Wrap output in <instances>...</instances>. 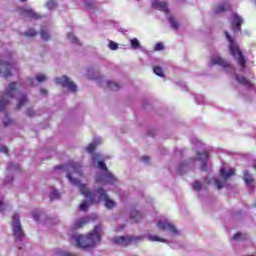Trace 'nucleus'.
<instances>
[{
	"instance_id": "obj_59",
	"label": "nucleus",
	"mask_w": 256,
	"mask_h": 256,
	"mask_svg": "<svg viewBox=\"0 0 256 256\" xmlns=\"http://www.w3.org/2000/svg\"><path fill=\"white\" fill-rule=\"evenodd\" d=\"M22 2H25V1H27V0H21Z\"/></svg>"
},
{
	"instance_id": "obj_39",
	"label": "nucleus",
	"mask_w": 256,
	"mask_h": 256,
	"mask_svg": "<svg viewBox=\"0 0 256 256\" xmlns=\"http://www.w3.org/2000/svg\"><path fill=\"white\" fill-rule=\"evenodd\" d=\"M163 49H165V46L161 42L156 43L154 46V51H163Z\"/></svg>"
},
{
	"instance_id": "obj_38",
	"label": "nucleus",
	"mask_w": 256,
	"mask_h": 256,
	"mask_svg": "<svg viewBox=\"0 0 256 256\" xmlns=\"http://www.w3.org/2000/svg\"><path fill=\"white\" fill-rule=\"evenodd\" d=\"M109 48H110L112 51H117V49H119V44H117V43L114 42V41H110V43H109Z\"/></svg>"
},
{
	"instance_id": "obj_1",
	"label": "nucleus",
	"mask_w": 256,
	"mask_h": 256,
	"mask_svg": "<svg viewBox=\"0 0 256 256\" xmlns=\"http://www.w3.org/2000/svg\"><path fill=\"white\" fill-rule=\"evenodd\" d=\"M101 226H95L94 229L87 235L72 236V239L76 241V247L80 249H93L97 243H101Z\"/></svg>"
},
{
	"instance_id": "obj_26",
	"label": "nucleus",
	"mask_w": 256,
	"mask_h": 256,
	"mask_svg": "<svg viewBox=\"0 0 256 256\" xmlns=\"http://www.w3.org/2000/svg\"><path fill=\"white\" fill-rule=\"evenodd\" d=\"M26 103H29V99L27 98V96H22L17 104V109H21V107H23V105H25Z\"/></svg>"
},
{
	"instance_id": "obj_45",
	"label": "nucleus",
	"mask_w": 256,
	"mask_h": 256,
	"mask_svg": "<svg viewBox=\"0 0 256 256\" xmlns=\"http://www.w3.org/2000/svg\"><path fill=\"white\" fill-rule=\"evenodd\" d=\"M11 169H18V166L15 165V164H13V163H10V164L8 165V167H7V170H8V171H11Z\"/></svg>"
},
{
	"instance_id": "obj_30",
	"label": "nucleus",
	"mask_w": 256,
	"mask_h": 256,
	"mask_svg": "<svg viewBox=\"0 0 256 256\" xmlns=\"http://www.w3.org/2000/svg\"><path fill=\"white\" fill-rule=\"evenodd\" d=\"M87 225L85 218H80L79 221L75 224V229H81V227Z\"/></svg>"
},
{
	"instance_id": "obj_60",
	"label": "nucleus",
	"mask_w": 256,
	"mask_h": 256,
	"mask_svg": "<svg viewBox=\"0 0 256 256\" xmlns=\"http://www.w3.org/2000/svg\"><path fill=\"white\" fill-rule=\"evenodd\" d=\"M178 173L181 175V172L178 170Z\"/></svg>"
},
{
	"instance_id": "obj_42",
	"label": "nucleus",
	"mask_w": 256,
	"mask_h": 256,
	"mask_svg": "<svg viewBox=\"0 0 256 256\" xmlns=\"http://www.w3.org/2000/svg\"><path fill=\"white\" fill-rule=\"evenodd\" d=\"M26 115L28 117H35V111L31 108H29L27 111H26Z\"/></svg>"
},
{
	"instance_id": "obj_23",
	"label": "nucleus",
	"mask_w": 256,
	"mask_h": 256,
	"mask_svg": "<svg viewBox=\"0 0 256 256\" xmlns=\"http://www.w3.org/2000/svg\"><path fill=\"white\" fill-rule=\"evenodd\" d=\"M107 87L110 89V91H119V89H121V86L113 81H108Z\"/></svg>"
},
{
	"instance_id": "obj_24",
	"label": "nucleus",
	"mask_w": 256,
	"mask_h": 256,
	"mask_svg": "<svg viewBox=\"0 0 256 256\" xmlns=\"http://www.w3.org/2000/svg\"><path fill=\"white\" fill-rule=\"evenodd\" d=\"M148 241H158L159 243H167L165 238H161L157 235H148Z\"/></svg>"
},
{
	"instance_id": "obj_27",
	"label": "nucleus",
	"mask_w": 256,
	"mask_h": 256,
	"mask_svg": "<svg viewBox=\"0 0 256 256\" xmlns=\"http://www.w3.org/2000/svg\"><path fill=\"white\" fill-rule=\"evenodd\" d=\"M130 43H131V47L133 49H139V47H141V43H139V39H137V38L131 39Z\"/></svg>"
},
{
	"instance_id": "obj_9",
	"label": "nucleus",
	"mask_w": 256,
	"mask_h": 256,
	"mask_svg": "<svg viewBox=\"0 0 256 256\" xmlns=\"http://www.w3.org/2000/svg\"><path fill=\"white\" fill-rule=\"evenodd\" d=\"M243 23H245V21L243 20V17H241L237 13L232 14V18L230 20L232 31H234L235 33L241 32L242 31L241 25H243Z\"/></svg>"
},
{
	"instance_id": "obj_10",
	"label": "nucleus",
	"mask_w": 256,
	"mask_h": 256,
	"mask_svg": "<svg viewBox=\"0 0 256 256\" xmlns=\"http://www.w3.org/2000/svg\"><path fill=\"white\" fill-rule=\"evenodd\" d=\"M98 194L102 199H104L107 209H113L115 205H117L115 201L109 198V195H107V192H105V189H103V187L98 188Z\"/></svg>"
},
{
	"instance_id": "obj_25",
	"label": "nucleus",
	"mask_w": 256,
	"mask_h": 256,
	"mask_svg": "<svg viewBox=\"0 0 256 256\" xmlns=\"http://www.w3.org/2000/svg\"><path fill=\"white\" fill-rule=\"evenodd\" d=\"M40 35L44 41H49V39H51V35H49V32L43 28L40 30Z\"/></svg>"
},
{
	"instance_id": "obj_34",
	"label": "nucleus",
	"mask_w": 256,
	"mask_h": 256,
	"mask_svg": "<svg viewBox=\"0 0 256 256\" xmlns=\"http://www.w3.org/2000/svg\"><path fill=\"white\" fill-rule=\"evenodd\" d=\"M95 149H97V144L91 143L87 147L88 153H95Z\"/></svg>"
},
{
	"instance_id": "obj_40",
	"label": "nucleus",
	"mask_w": 256,
	"mask_h": 256,
	"mask_svg": "<svg viewBox=\"0 0 256 256\" xmlns=\"http://www.w3.org/2000/svg\"><path fill=\"white\" fill-rule=\"evenodd\" d=\"M88 208L89 205H87V201L82 202L79 206L80 211H87Z\"/></svg>"
},
{
	"instance_id": "obj_52",
	"label": "nucleus",
	"mask_w": 256,
	"mask_h": 256,
	"mask_svg": "<svg viewBox=\"0 0 256 256\" xmlns=\"http://www.w3.org/2000/svg\"><path fill=\"white\" fill-rule=\"evenodd\" d=\"M40 92H41L43 95L47 94V90H45V89H41Z\"/></svg>"
},
{
	"instance_id": "obj_54",
	"label": "nucleus",
	"mask_w": 256,
	"mask_h": 256,
	"mask_svg": "<svg viewBox=\"0 0 256 256\" xmlns=\"http://www.w3.org/2000/svg\"><path fill=\"white\" fill-rule=\"evenodd\" d=\"M54 169H63V165L56 166V167H54Z\"/></svg>"
},
{
	"instance_id": "obj_43",
	"label": "nucleus",
	"mask_w": 256,
	"mask_h": 256,
	"mask_svg": "<svg viewBox=\"0 0 256 256\" xmlns=\"http://www.w3.org/2000/svg\"><path fill=\"white\" fill-rule=\"evenodd\" d=\"M0 153H5L6 155H9V148H7V146H2L0 148Z\"/></svg>"
},
{
	"instance_id": "obj_3",
	"label": "nucleus",
	"mask_w": 256,
	"mask_h": 256,
	"mask_svg": "<svg viewBox=\"0 0 256 256\" xmlns=\"http://www.w3.org/2000/svg\"><path fill=\"white\" fill-rule=\"evenodd\" d=\"M11 226L13 229V236L16 242L23 241L25 238V232L21 226V217L19 214L15 213L12 216Z\"/></svg>"
},
{
	"instance_id": "obj_49",
	"label": "nucleus",
	"mask_w": 256,
	"mask_h": 256,
	"mask_svg": "<svg viewBox=\"0 0 256 256\" xmlns=\"http://www.w3.org/2000/svg\"><path fill=\"white\" fill-rule=\"evenodd\" d=\"M85 5L91 8L93 3L90 0H85Z\"/></svg>"
},
{
	"instance_id": "obj_4",
	"label": "nucleus",
	"mask_w": 256,
	"mask_h": 256,
	"mask_svg": "<svg viewBox=\"0 0 256 256\" xmlns=\"http://www.w3.org/2000/svg\"><path fill=\"white\" fill-rule=\"evenodd\" d=\"M15 93H17V82H11L8 84V87L0 100V111H5V107L9 105V99H13Z\"/></svg>"
},
{
	"instance_id": "obj_21",
	"label": "nucleus",
	"mask_w": 256,
	"mask_h": 256,
	"mask_svg": "<svg viewBox=\"0 0 256 256\" xmlns=\"http://www.w3.org/2000/svg\"><path fill=\"white\" fill-rule=\"evenodd\" d=\"M225 11H231V6L229 4H220L216 7L215 13H225Z\"/></svg>"
},
{
	"instance_id": "obj_47",
	"label": "nucleus",
	"mask_w": 256,
	"mask_h": 256,
	"mask_svg": "<svg viewBox=\"0 0 256 256\" xmlns=\"http://www.w3.org/2000/svg\"><path fill=\"white\" fill-rule=\"evenodd\" d=\"M240 238H241V232H238V233H236V234L233 236L234 241H237V239H240Z\"/></svg>"
},
{
	"instance_id": "obj_41",
	"label": "nucleus",
	"mask_w": 256,
	"mask_h": 256,
	"mask_svg": "<svg viewBox=\"0 0 256 256\" xmlns=\"http://www.w3.org/2000/svg\"><path fill=\"white\" fill-rule=\"evenodd\" d=\"M4 127H9V125H13V120L11 118H6V120L3 121Z\"/></svg>"
},
{
	"instance_id": "obj_46",
	"label": "nucleus",
	"mask_w": 256,
	"mask_h": 256,
	"mask_svg": "<svg viewBox=\"0 0 256 256\" xmlns=\"http://www.w3.org/2000/svg\"><path fill=\"white\" fill-rule=\"evenodd\" d=\"M201 171H207V161H202Z\"/></svg>"
},
{
	"instance_id": "obj_51",
	"label": "nucleus",
	"mask_w": 256,
	"mask_h": 256,
	"mask_svg": "<svg viewBox=\"0 0 256 256\" xmlns=\"http://www.w3.org/2000/svg\"><path fill=\"white\" fill-rule=\"evenodd\" d=\"M142 161H144V163H147V161H149V157L148 156H143Z\"/></svg>"
},
{
	"instance_id": "obj_16",
	"label": "nucleus",
	"mask_w": 256,
	"mask_h": 256,
	"mask_svg": "<svg viewBox=\"0 0 256 256\" xmlns=\"http://www.w3.org/2000/svg\"><path fill=\"white\" fill-rule=\"evenodd\" d=\"M236 81H238L240 83V85H244L245 87H248L249 89H251V87H253V83H251V81L247 80V78H245V76L236 75Z\"/></svg>"
},
{
	"instance_id": "obj_15",
	"label": "nucleus",
	"mask_w": 256,
	"mask_h": 256,
	"mask_svg": "<svg viewBox=\"0 0 256 256\" xmlns=\"http://www.w3.org/2000/svg\"><path fill=\"white\" fill-rule=\"evenodd\" d=\"M211 65H220V67H224L225 69H227V67H230L229 62H227L225 59L221 57L212 58Z\"/></svg>"
},
{
	"instance_id": "obj_29",
	"label": "nucleus",
	"mask_w": 256,
	"mask_h": 256,
	"mask_svg": "<svg viewBox=\"0 0 256 256\" xmlns=\"http://www.w3.org/2000/svg\"><path fill=\"white\" fill-rule=\"evenodd\" d=\"M67 177H68L70 183H72V185H80L81 184V181L79 179L73 178L71 173H68Z\"/></svg>"
},
{
	"instance_id": "obj_58",
	"label": "nucleus",
	"mask_w": 256,
	"mask_h": 256,
	"mask_svg": "<svg viewBox=\"0 0 256 256\" xmlns=\"http://www.w3.org/2000/svg\"><path fill=\"white\" fill-rule=\"evenodd\" d=\"M183 168V165H180V169Z\"/></svg>"
},
{
	"instance_id": "obj_11",
	"label": "nucleus",
	"mask_w": 256,
	"mask_h": 256,
	"mask_svg": "<svg viewBox=\"0 0 256 256\" xmlns=\"http://www.w3.org/2000/svg\"><path fill=\"white\" fill-rule=\"evenodd\" d=\"M80 192L82 195H85L89 201V203H95V194L89 190V187L85 184H80L79 186Z\"/></svg>"
},
{
	"instance_id": "obj_2",
	"label": "nucleus",
	"mask_w": 256,
	"mask_h": 256,
	"mask_svg": "<svg viewBox=\"0 0 256 256\" xmlns=\"http://www.w3.org/2000/svg\"><path fill=\"white\" fill-rule=\"evenodd\" d=\"M224 35L227 41H229L230 54L232 55V57H234V59H236L238 65H240L242 69H245L247 61L245 60V56H243V52H241L239 45L236 43L233 37H231L229 32L225 31Z\"/></svg>"
},
{
	"instance_id": "obj_14",
	"label": "nucleus",
	"mask_w": 256,
	"mask_h": 256,
	"mask_svg": "<svg viewBox=\"0 0 256 256\" xmlns=\"http://www.w3.org/2000/svg\"><path fill=\"white\" fill-rule=\"evenodd\" d=\"M152 7L154 9H158V11H163L164 13H167V11H169L167 9V3L161 2L159 0H152Z\"/></svg>"
},
{
	"instance_id": "obj_22",
	"label": "nucleus",
	"mask_w": 256,
	"mask_h": 256,
	"mask_svg": "<svg viewBox=\"0 0 256 256\" xmlns=\"http://www.w3.org/2000/svg\"><path fill=\"white\" fill-rule=\"evenodd\" d=\"M197 157L199 161H208L209 160V152L203 151V152H197Z\"/></svg>"
},
{
	"instance_id": "obj_12",
	"label": "nucleus",
	"mask_w": 256,
	"mask_h": 256,
	"mask_svg": "<svg viewBox=\"0 0 256 256\" xmlns=\"http://www.w3.org/2000/svg\"><path fill=\"white\" fill-rule=\"evenodd\" d=\"M157 227L160 229V231H170L172 235H176L177 233V228L169 222H157Z\"/></svg>"
},
{
	"instance_id": "obj_48",
	"label": "nucleus",
	"mask_w": 256,
	"mask_h": 256,
	"mask_svg": "<svg viewBox=\"0 0 256 256\" xmlns=\"http://www.w3.org/2000/svg\"><path fill=\"white\" fill-rule=\"evenodd\" d=\"M46 5H47L48 9H53V6L55 5V3L53 1H50Z\"/></svg>"
},
{
	"instance_id": "obj_6",
	"label": "nucleus",
	"mask_w": 256,
	"mask_h": 256,
	"mask_svg": "<svg viewBox=\"0 0 256 256\" xmlns=\"http://www.w3.org/2000/svg\"><path fill=\"white\" fill-rule=\"evenodd\" d=\"M143 241V236H120L113 238L114 245H120L121 247H128L132 243H139Z\"/></svg>"
},
{
	"instance_id": "obj_18",
	"label": "nucleus",
	"mask_w": 256,
	"mask_h": 256,
	"mask_svg": "<svg viewBox=\"0 0 256 256\" xmlns=\"http://www.w3.org/2000/svg\"><path fill=\"white\" fill-rule=\"evenodd\" d=\"M220 175H221V177H223V179L225 181H227V179H229V177H233V175H235V170L230 169L227 171L225 168H222L220 170Z\"/></svg>"
},
{
	"instance_id": "obj_7",
	"label": "nucleus",
	"mask_w": 256,
	"mask_h": 256,
	"mask_svg": "<svg viewBox=\"0 0 256 256\" xmlns=\"http://www.w3.org/2000/svg\"><path fill=\"white\" fill-rule=\"evenodd\" d=\"M55 83L56 85H61V87L68 88V91L71 93H77V85H75V82L71 81L67 76L56 78Z\"/></svg>"
},
{
	"instance_id": "obj_56",
	"label": "nucleus",
	"mask_w": 256,
	"mask_h": 256,
	"mask_svg": "<svg viewBox=\"0 0 256 256\" xmlns=\"http://www.w3.org/2000/svg\"><path fill=\"white\" fill-rule=\"evenodd\" d=\"M253 168L256 170V163L253 165Z\"/></svg>"
},
{
	"instance_id": "obj_50",
	"label": "nucleus",
	"mask_w": 256,
	"mask_h": 256,
	"mask_svg": "<svg viewBox=\"0 0 256 256\" xmlns=\"http://www.w3.org/2000/svg\"><path fill=\"white\" fill-rule=\"evenodd\" d=\"M33 217L35 221H39V213H33Z\"/></svg>"
},
{
	"instance_id": "obj_57",
	"label": "nucleus",
	"mask_w": 256,
	"mask_h": 256,
	"mask_svg": "<svg viewBox=\"0 0 256 256\" xmlns=\"http://www.w3.org/2000/svg\"><path fill=\"white\" fill-rule=\"evenodd\" d=\"M3 205V201H0V207Z\"/></svg>"
},
{
	"instance_id": "obj_8",
	"label": "nucleus",
	"mask_w": 256,
	"mask_h": 256,
	"mask_svg": "<svg viewBox=\"0 0 256 256\" xmlns=\"http://www.w3.org/2000/svg\"><path fill=\"white\" fill-rule=\"evenodd\" d=\"M15 69V64L13 62H7L5 60H0V75L4 79H8L13 75L11 72Z\"/></svg>"
},
{
	"instance_id": "obj_20",
	"label": "nucleus",
	"mask_w": 256,
	"mask_h": 256,
	"mask_svg": "<svg viewBox=\"0 0 256 256\" xmlns=\"http://www.w3.org/2000/svg\"><path fill=\"white\" fill-rule=\"evenodd\" d=\"M70 167L74 173H79V175H83V170H81V163L79 162H70Z\"/></svg>"
},
{
	"instance_id": "obj_5",
	"label": "nucleus",
	"mask_w": 256,
	"mask_h": 256,
	"mask_svg": "<svg viewBox=\"0 0 256 256\" xmlns=\"http://www.w3.org/2000/svg\"><path fill=\"white\" fill-rule=\"evenodd\" d=\"M98 169H101V171H105V174L98 175L96 177V183H103V179H105L106 183H115L117 181V178L113 176L111 172H107V164L103 161H98L97 163Z\"/></svg>"
},
{
	"instance_id": "obj_17",
	"label": "nucleus",
	"mask_w": 256,
	"mask_h": 256,
	"mask_svg": "<svg viewBox=\"0 0 256 256\" xmlns=\"http://www.w3.org/2000/svg\"><path fill=\"white\" fill-rule=\"evenodd\" d=\"M243 181L246 183V185H251L255 181V178H253V174L249 172L248 170L243 172Z\"/></svg>"
},
{
	"instance_id": "obj_44",
	"label": "nucleus",
	"mask_w": 256,
	"mask_h": 256,
	"mask_svg": "<svg viewBox=\"0 0 256 256\" xmlns=\"http://www.w3.org/2000/svg\"><path fill=\"white\" fill-rule=\"evenodd\" d=\"M217 189H223V183L221 180H215Z\"/></svg>"
},
{
	"instance_id": "obj_53",
	"label": "nucleus",
	"mask_w": 256,
	"mask_h": 256,
	"mask_svg": "<svg viewBox=\"0 0 256 256\" xmlns=\"http://www.w3.org/2000/svg\"><path fill=\"white\" fill-rule=\"evenodd\" d=\"M125 229V225H121L120 228H118V231H123Z\"/></svg>"
},
{
	"instance_id": "obj_33",
	"label": "nucleus",
	"mask_w": 256,
	"mask_h": 256,
	"mask_svg": "<svg viewBox=\"0 0 256 256\" xmlns=\"http://www.w3.org/2000/svg\"><path fill=\"white\" fill-rule=\"evenodd\" d=\"M61 195L59 194V191L55 190L53 192H51L50 194V199L51 201L55 200V199H60Z\"/></svg>"
},
{
	"instance_id": "obj_36",
	"label": "nucleus",
	"mask_w": 256,
	"mask_h": 256,
	"mask_svg": "<svg viewBox=\"0 0 256 256\" xmlns=\"http://www.w3.org/2000/svg\"><path fill=\"white\" fill-rule=\"evenodd\" d=\"M170 24L172 29H179V23H177V21H175V18H170Z\"/></svg>"
},
{
	"instance_id": "obj_13",
	"label": "nucleus",
	"mask_w": 256,
	"mask_h": 256,
	"mask_svg": "<svg viewBox=\"0 0 256 256\" xmlns=\"http://www.w3.org/2000/svg\"><path fill=\"white\" fill-rule=\"evenodd\" d=\"M22 15H26V17H30V19H41V14H37L35 10L31 8H21Z\"/></svg>"
},
{
	"instance_id": "obj_32",
	"label": "nucleus",
	"mask_w": 256,
	"mask_h": 256,
	"mask_svg": "<svg viewBox=\"0 0 256 256\" xmlns=\"http://www.w3.org/2000/svg\"><path fill=\"white\" fill-rule=\"evenodd\" d=\"M36 81H38V83H43V81H47V76L45 74H37Z\"/></svg>"
},
{
	"instance_id": "obj_37",
	"label": "nucleus",
	"mask_w": 256,
	"mask_h": 256,
	"mask_svg": "<svg viewBox=\"0 0 256 256\" xmlns=\"http://www.w3.org/2000/svg\"><path fill=\"white\" fill-rule=\"evenodd\" d=\"M67 38L69 41H71V43H79V39H77V37H75L72 33H69Z\"/></svg>"
},
{
	"instance_id": "obj_55",
	"label": "nucleus",
	"mask_w": 256,
	"mask_h": 256,
	"mask_svg": "<svg viewBox=\"0 0 256 256\" xmlns=\"http://www.w3.org/2000/svg\"><path fill=\"white\" fill-rule=\"evenodd\" d=\"M29 82L31 83V85L33 86V78L29 79Z\"/></svg>"
},
{
	"instance_id": "obj_19",
	"label": "nucleus",
	"mask_w": 256,
	"mask_h": 256,
	"mask_svg": "<svg viewBox=\"0 0 256 256\" xmlns=\"http://www.w3.org/2000/svg\"><path fill=\"white\" fill-rule=\"evenodd\" d=\"M130 219H133L134 223H139V221H141V219H143V215L141 214V212H139L137 210H132L130 212Z\"/></svg>"
},
{
	"instance_id": "obj_35",
	"label": "nucleus",
	"mask_w": 256,
	"mask_h": 256,
	"mask_svg": "<svg viewBox=\"0 0 256 256\" xmlns=\"http://www.w3.org/2000/svg\"><path fill=\"white\" fill-rule=\"evenodd\" d=\"M192 187H193L194 191H201L202 184L199 181H195L192 184Z\"/></svg>"
},
{
	"instance_id": "obj_31",
	"label": "nucleus",
	"mask_w": 256,
	"mask_h": 256,
	"mask_svg": "<svg viewBox=\"0 0 256 256\" xmlns=\"http://www.w3.org/2000/svg\"><path fill=\"white\" fill-rule=\"evenodd\" d=\"M25 37H36L37 35V31H35L34 29H28L25 33H24Z\"/></svg>"
},
{
	"instance_id": "obj_28",
	"label": "nucleus",
	"mask_w": 256,
	"mask_h": 256,
	"mask_svg": "<svg viewBox=\"0 0 256 256\" xmlns=\"http://www.w3.org/2000/svg\"><path fill=\"white\" fill-rule=\"evenodd\" d=\"M153 71L158 77H165V74L163 73V68H161L160 66L154 67Z\"/></svg>"
}]
</instances>
